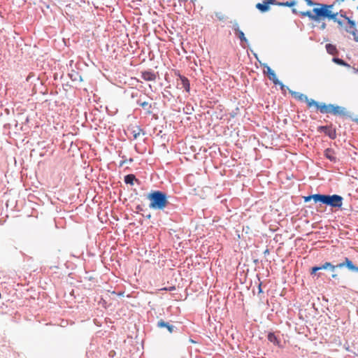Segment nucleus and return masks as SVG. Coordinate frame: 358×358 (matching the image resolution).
Wrapping results in <instances>:
<instances>
[{
  "instance_id": "nucleus-9",
  "label": "nucleus",
  "mask_w": 358,
  "mask_h": 358,
  "mask_svg": "<svg viewBox=\"0 0 358 358\" xmlns=\"http://www.w3.org/2000/svg\"><path fill=\"white\" fill-rule=\"evenodd\" d=\"M289 93L292 96H293L296 99L306 102L308 107L314 106V104H312L311 102H316L315 100L313 99H309L306 94H303L299 92H295L292 90H289Z\"/></svg>"
},
{
  "instance_id": "nucleus-37",
  "label": "nucleus",
  "mask_w": 358,
  "mask_h": 358,
  "mask_svg": "<svg viewBox=\"0 0 358 358\" xmlns=\"http://www.w3.org/2000/svg\"><path fill=\"white\" fill-rule=\"evenodd\" d=\"M133 161H134L133 158H129V159H123V160L120 161L119 166L122 167L124 164H127V162L131 163V162H133Z\"/></svg>"
},
{
  "instance_id": "nucleus-51",
  "label": "nucleus",
  "mask_w": 358,
  "mask_h": 358,
  "mask_svg": "<svg viewBox=\"0 0 358 358\" xmlns=\"http://www.w3.org/2000/svg\"><path fill=\"white\" fill-rule=\"evenodd\" d=\"M253 55H254V56L255 57V58H256L257 59H258V55H257V53H255V52H253Z\"/></svg>"
},
{
  "instance_id": "nucleus-11",
  "label": "nucleus",
  "mask_w": 358,
  "mask_h": 358,
  "mask_svg": "<svg viewBox=\"0 0 358 358\" xmlns=\"http://www.w3.org/2000/svg\"><path fill=\"white\" fill-rule=\"evenodd\" d=\"M178 87L183 88L187 92H189L190 91V83L189 79L178 73Z\"/></svg>"
},
{
  "instance_id": "nucleus-3",
  "label": "nucleus",
  "mask_w": 358,
  "mask_h": 358,
  "mask_svg": "<svg viewBox=\"0 0 358 358\" xmlns=\"http://www.w3.org/2000/svg\"><path fill=\"white\" fill-rule=\"evenodd\" d=\"M312 104H314V107L316 108L317 110H319L321 113H329L334 115H348V110L345 107L340 106L336 104L329 103L326 104L324 102H319L316 101V102H311Z\"/></svg>"
},
{
  "instance_id": "nucleus-27",
  "label": "nucleus",
  "mask_w": 358,
  "mask_h": 358,
  "mask_svg": "<svg viewBox=\"0 0 358 358\" xmlns=\"http://www.w3.org/2000/svg\"><path fill=\"white\" fill-rule=\"evenodd\" d=\"M346 20H347L348 25L345 27H348V29H356V22L354 20H351L348 17Z\"/></svg>"
},
{
  "instance_id": "nucleus-46",
  "label": "nucleus",
  "mask_w": 358,
  "mask_h": 358,
  "mask_svg": "<svg viewBox=\"0 0 358 358\" xmlns=\"http://www.w3.org/2000/svg\"><path fill=\"white\" fill-rule=\"evenodd\" d=\"M143 217H145V218H147V219H150V218H151V217H152V215H151V214H150V213H148V214H147V215H144V214H143Z\"/></svg>"
},
{
  "instance_id": "nucleus-48",
  "label": "nucleus",
  "mask_w": 358,
  "mask_h": 358,
  "mask_svg": "<svg viewBox=\"0 0 358 358\" xmlns=\"http://www.w3.org/2000/svg\"><path fill=\"white\" fill-rule=\"evenodd\" d=\"M165 289H166V290L172 291V290L176 289V287H175L174 286H172V287H170L169 289L165 288Z\"/></svg>"
},
{
  "instance_id": "nucleus-10",
  "label": "nucleus",
  "mask_w": 358,
  "mask_h": 358,
  "mask_svg": "<svg viewBox=\"0 0 358 358\" xmlns=\"http://www.w3.org/2000/svg\"><path fill=\"white\" fill-rule=\"evenodd\" d=\"M261 66H263L265 69L264 73L268 76V79L271 80L273 84L278 83L279 79L277 78L275 71L266 63H261Z\"/></svg>"
},
{
  "instance_id": "nucleus-1",
  "label": "nucleus",
  "mask_w": 358,
  "mask_h": 358,
  "mask_svg": "<svg viewBox=\"0 0 358 358\" xmlns=\"http://www.w3.org/2000/svg\"><path fill=\"white\" fill-rule=\"evenodd\" d=\"M171 196L164 191L158 189H152L146 195V199L149 200V208L155 210H164L166 208L173 207L169 201Z\"/></svg>"
},
{
  "instance_id": "nucleus-7",
  "label": "nucleus",
  "mask_w": 358,
  "mask_h": 358,
  "mask_svg": "<svg viewBox=\"0 0 358 358\" xmlns=\"http://www.w3.org/2000/svg\"><path fill=\"white\" fill-rule=\"evenodd\" d=\"M233 24L232 29L234 31L236 36L240 39L241 45L243 48H245V45H249V41L245 37V34L239 28V24L236 20L231 22Z\"/></svg>"
},
{
  "instance_id": "nucleus-6",
  "label": "nucleus",
  "mask_w": 358,
  "mask_h": 358,
  "mask_svg": "<svg viewBox=\"0 0 358 358\" xmlns=\"http://www.w3.org/2000/svg\"><path fill=\"white\" fill-rule=\"evenodd\" d=\"M334 268H345L349 271L353 272V273H358V266L355 264L348 257H343L341 262L334 265Z\"/></svg>"
},
{
  "instance_id": "nucleus-52",
  "label": "nucleus",
  "mask_w": 358,
  "mask_h": 358,
  "mask_svg": "<svg viewBox=\"0 0 358 358\" xmlns=\"http://www.w3.org/2000/svg\"><path fill=\"white\" fill-rule=\"evenodd\" d=\"M265 255L266 254H268L269 253V250L268 249H266L264 252Z\"/></svg>"
},
{
  "instance_id": "nucleus-8",
  "label": "nucleus",
  "mask_w": 358,
  "mask_h": 358,
  "mask_svg": "<svg viewBox=\"0 0 358 358\" xmlns=\"http://www.w3.org/2000/svg\"><path fill=\"white\" fill-rule=\"evenodd\" d=\"M271 5H280V1L277 0H263L262 3H257L255 8L262 13H265L271 10Z\"/></svg>"
},
{
  "instance_id": "nucleus-32",
  "label": "nucleus",
  "mask_w": 358,
  "mask_h": 358,
  "mask_svg": "<svg viewBox=\"0 0 358 358\" xmlns=\"http://www.w3.org/2000/svg\"><path fill=\"white\" fill-rule=\"evenodd\" d=\"M343 117H349L352 121L358 123V116L352 115L350 111L348 110V115H343Z\"/></svg>"
},
{
  "instance_id": "nucleus-36",
  "label": "nucleus",
  "mask_w": 358,
  "mask_h": 358,
  "mask_svg": "<svg viewBox=\"0 0 358 358\" xmlns=\"http://www.w3.org/2000/svg\"><path fill=\"white\" fill-rule=\"evenodd\" d=\"M316 23L320 24L318 28L320 30H324L327 28V23L325 21H321L320 22H316Z\"/></svg>"
},
{
  "instance_id": "nucleus-38",
  "label": "nucleus",
  "mask_w": 358,
  "mask_h": 358,
  "mask_svg": "<svg viewBox=\"0 0 358 358\" xmlns=\"http://www.w3.org/2000/svg\"><path fill=\"white\" fill-rule=\"evenodd\" d=\"M336 269V268H334V269L329 268V271H331V273H332L331 278H333V279H337L338 278V275L335 273Z\"/></svg>"
},
{
  "instance_id": "nucleus-44",
  "label": "nucleus",
  "mask_w": 358,
  "mask_h": 358,
  "mask_svg": "<svg viewBox=\"0 0 358 358\" xmlns=\"http://www.w3.org/2000/svg\"><path fill=\"white\" fill-rule=\"evenodd\" d=\"M216 17L220 20H224V15L219 13H216Z\"/></svg>"
},
{
  "instance_id": "nucleus-21",
  "label": "nucleus",
  "mask_w": 358,
  "mask_h": 358,
  "mask_svg": "<svg viewBox=\"0 0 358 358\" xmlns=\"http://www.w3.org/2000/svg\"><path fill=\"white\" fill-rule=\"evenodd\" d=\"M325 48H326L327 52L329 55H334V54L338 52L336 46L335 45L331 44V43L326 44Z\"/></svg>"
},
{
  "instance_id": "nucleus-29",
  "label": "nucleus",
  "mask_w": 358,
  "mask_h": 358,
  "mask_svg": "<svg viewBox=\"0 0 358 358\" xmlns=\"http://www.w3.org/2000/svg\"><path fill=\"white\" fill-rule=\"evenodd\" d=\"M345 30L346 32L350 33L353 36V39L355 41L357 39V36L358 34V31L357 29H348V27H345Z\"/></svg>"
},
{
  "instance_id": "nucleus-14",
  "label": "nucleus",
  "mask_w": 358,
  "mask_h": 358,
  "mask_svg": "<svg viewBox=\"0 0 358 358\" xmlns=\"http://www.w3.org/2000/svg\"><path fill=\"white\" fill-rule=\"evenodd\" d=\"M335 154V151L334 149L329 148L324 150V157L328 159L330 162L336 163L337 162V158L334 156Z\"/></svg>"
},
{
  "instance_id": "nucleus-22",
  "label": "nucleus",
  "mask_w": 358,
  "mask_h": 358,
  "mask_svg": "<svg viewBox=\"0 0 358 358\" xmlns=\"http://www.w3.org/2000/svg\"><path fill=\"white\" fill-rule=\"evenodd\" d=\"M170 87V86L166 87L164 92H162V96L163 98L167 99V101H170L171 98L173 97L171 92L168 90Z\"/></svg>"
},
{
  "instance_id": "nucleus-34",
  "label": "nucleus",
  "mask_w": 358,
  "mask_h": 358,
  "mask_svg": "<svg viewBox=\"0 0 358 358\" xmlns=\"http://www.w3.org/2000/svg\"><path fill=\"white\" fill-rule=\"evenodd\" d=\"M336 4V3H334V2L333 3H331V4L324 3V6L326 7V8H327L328 14L333 13L334 6Z\"/></svg>"
},
{
  "instance_id": "nucleus-25",
  "label": "nucleus",
  "mask_w": 358,
  "mask_h": 358,
  "mask_svg": "<svg viewBox=\"0 0 358 358\" xmlns=\"http://www.w3.org/2000/svg\"><path fill=\"white\" fill-rule=\"evenodd\" d=\"M141 132L144 134L143 130L140 127L136 126V128L131 131L134 138L136 139Z\"/></svg>"
},
{
  "instance_id": "nucleus-41",
  "label": "nucleus",
  "mask_w": 358,
  "mask_h": 358,
  "mask_svg": "<svg viewBox=\"0 0 358 358\" xmlns=\"http://www.w3.org/2000/svg\"><path fill=\"white\" fill-rule=\"evenodd\" d=\"M279 6H282V7H289V1H280V5Z\"/></svg>"
},
{
  "instance_id": "nucleus-23",
  "label": "nucleus",
  "mask_w": 358,
  "mask_h": 358,
  "mask_svg": "<svg viewBox=\"0 0 358 358\" xmlns=\"http://www.w3.org/2000/svg\"><path fill=\"white\" fill-rule=\"evenodd\" d=\"M325 134L329 136V138L334 140L336 138V129L329 128Z\"/></svg>"
},
{
  "instance_id": "nucleus-4",
  "label": "nucleus",
  "mask_w": 358,
  "mask_h": 358,
  "mask_svg": "<svg viewBox=\"0 0 358 358\" xmlns=\"http://www.w3.org/2000/svg\"><path fill=\"white\" fill-rule=\"evenodd\" d=\"M343 198L338 194H320V206L325 205L332 208L341 209Z\"/></svg>"
},
{
  "instance_id": "nucleus-17",
  "label": "nucleus",
  "mask_w": 358,
  "mask_h": 358,
  "mask_svg": "<svg viewBox=\"0 0 358 358\" xmlns=\"http://www.w3.org/2000/svg\"><path fill=\"white\" fill-rule=\"evenodd\" d=\"M69 76L70 79L73 82H75V81L82 82L83 80L81 75L78 72L76 71L73 69H72L69 73Z\"/></svg>"
},
{
  "instance_id": "nucleus-55",
  "label": "nucleus",
  "mask_w": 358,
  "mask_h": 358,
  "mask_svg": "<svg viewBox=\"0 0 358 358\" xmlns=\"http://www.w3.org/2000/svg\"><path fill=\"white\" fill-rule=\"evenodd\" d=\"M357 39L355 41L358 43V34H357Z\"/></svg>"
},
{
  "instance_id": "nucleus-31",
  "label": "nucleus",
  "mask_w": 358,
  "mask_h": 358,
  "mask_svg": "<svg viewBox=\"0 0 358 358\" xmlns=\"http://www.w3.org/2000/svg\"><path fill=\"white\" fill-rule=\"evenodd\" d=\"M275 85H279L280 88L283 94L286 93V90H287L289 91V87L284 85L282 82H281L280 80H278V83H274Z\"/></svg>"
},
{
  "instance_id": "nucleus-12",
  "label": "nucleus",
  "mask_w": 358,
  "mask_h": 358,
  "mask_svg": "<svg viewBox=\"0 0 358 358\" xmlns=\"http://www.w3.org/2000/svg\"><path fill=\"white\" fill-rule=\"evenodd\" d=\"M267 339L269 342L272 343L274 345H276L280 348H283V345H282L280 340L275 335V332L269 331L267 334Z\"/></svg>"
},
{
  "instance_id": "nucleus-26",
  "label": "nucleus",
  "mask_w": 358,
  "mask_h": 358,
  "mask_svg": "<svg viewBox=\"0 0 358 358\" xmlns=\"http://www.w3.org/2000/svg\"><path fill=\"white\" fill-rule=\"evenodd\" d=\"M194 111V108L190 103H187L183 108V112L187 115H191Z\"/></svg>"
},
{
  "instance_id": "nucleus-33",
  "label": "nucleus",
  "mask_w": 358,
  "mask_h": 358,
  "mask_svg": "<svg viewBox=\"0 0 358 358\" xmlns=\"http://www.w3.org/2000/svg\"><path fill=\"white\" fill-rule=\"evenodd\" d=\"M303 1L306 3L307 6H312L313 8L316 7L320 3V2H316L313 0H303Z\"/></svg>"
},
{
  "instance_id": "nucleus-15",
  "label": "nucleus",
  "mask_w": 358,
  "mask_h": 358,
  "mask_svg": "<svg viewBox=\"0 0 358 358\" xmlns=\"http://www.w3.org/2000/svg\"><path fill=\"white\" fill-rule=\"evenodd\" d=\"M303 199L305 203H308V202L310 201L311 200H313L315 203L320 204V193L304 196H303Z\"/></svg>"
},
{
  "instance_id": "nucleus-42",
  "label": "nucleus",
  "mask_w": 358,
  "mask_h": 358,
  "mask_svg": "<svg viewBox=\"0 0 358 358\" xmlns=\"http://www.w3.org/2000/svg\"><path fill=\"white\" fill-rule=\"evenodd\" d=\"M296 4V0H292L289 1V7L293 8Z\"/></svg>"
},
{
  "instance_id": "nucleus-24",
  "label": "nucleus",
  "mask_w": 358,
  "mask_h": 358,
  "mask_svg": "<svg viewBox=\"0 0 358 358\" xmlns=\"http://www.w3.org/2000/svg\"><path fill=\"white\" fill-rule=\"evenodd\" d=\"M318 266H319L320 271L329 270V268L334 269V264L329 262H326L323 264L319 265Z\"/></svg>"
},
{
  "instance_id": "nucleus-45",
  "label": "nucleus",
  "mask_w": 358,
  "mask_h": 358,
  "mask_svg": "<svg viewBox=\"0 0 358 358\" xmlns=\"http://www.w3.org/2000/svg\"><path fill=\"white\" fill-rule=\"evenodd\" d=\"M136 211H137L138 213V212H141V211H143V207H142L141 206H140V205H138V206H136Z\"/></svg>"
},
{
  "instance_id": "nucleus-39",
  "label": "nucleus",
  "mask_w": 358,
  "mask_h": 358,
  "mask_svg": "<svg viewBox=\"0 0 358 358\" xmlns=\"http://www.w3.org/2000/svg\"><path fill=\"white\" fill-rule=\"evenodd\" d=\"M338 15H339L341 17L344 18L345 20H347V19H348V17L347 16L346 13H345L343 10H340V11L338 12Z\"/></svg>"
},
{
  "instance_id": "nucleus-40",
  "label": "nucleus",
  "mask_w": 358,
  "mask_h": 358,
  "mask_svg": "<svg viewBox=\"0 0 358 358\" xmlns=\"http://www.w3.org/2000/svg\"><path fill=\"white\" fill-rule=\"evenodd\" d=\"M292 13L295 15H299L301 16V13H305V11H299L294 8H292Z\"/></svg>"
},
{
  "instance_id": "nucleus-18",
  "label": "nucleus",
  "mask_w": 358,
  "mask_h": 358,
  "mask_svg": "<svg viewBox=\"0 0 358 358\" xmlns=\"http://www.w3.org/2000/svg\"><path fill=\"white\" fill-rule=\"evenodd\" d=\"M136 103L137 105L141 106L144 110H146L148 114H150L152 113L150 110L152 105L148 101H142L141 99H138L137 100Z\"/></svg>"
},
{
  "instance_id": "nucleus-56",
  "label": "nucleus",
  "mask_w": 358,
  "mask_h": 358,
  "mask_svg": "<svg viewBox=\"0 0 358 358\" xmlns=\"http://www.w3.org/2000/svg\"><path fill=\"white\" fill-rule=\"evenodd\" d=\"M357 9H358V6H357Z\"/></svg>"
},
{
  "instance_id": "nucleus-28",
  "label": "nucleus",
  "mask_w": 358,
  "mask_h": 358,
  "mask_svg": "<svg viewBox=\"0 0 358 358\" xmlns=\"http://www.w3.org/2000/svg\"><path fill=\"white\" fill-rule=\"evenodd\" d=\"M332 127V124H331L330 125H322V126H319L317 127V131L319 132V133H326L327 130L329 129V128H331Z\"/></svg>"
},
{
  "instance_id": "nucleus-19",
  "label": "nucleus",
  "mask_w": 358,
  "mask_h": 358,
  "mask_svg": "<svg viewBox=\"0 0 358 358\" xmlns=\"http://www.w3.org/2000/svg\"><path fill=\"white\" fill-rule=\"evenodd\" d=\"M332 62L338 65H340V66H345V67H347V68H350V65L346 62L345 61H344L343 59H341L338 57H334L332 58Z\"/></svg>"
},
{
  "instance_id": "nucleus-43",
  "label": "nucleus",
  "mask_w": 358,
  "mask_h": 358,
  "mask_svg": "<svg viewBox=\"0 0 358 358\" xmlns=\"http://www.w3.org/2000/svg\"><path fill=\"white\" fill-rule=\"evenodd\" d=\"M334 22H336L340 27H343L344 24L343 21L339 18H338Z\"/></svg>"
},
{
  "instance_id": "nucleus-50",
  "label": "nucleus",
  "mask_w": 358,
  "mask_h": 358,
  "mask_svg": "<svg viewBox=\"0 0 358 358\" xmlns=\"http://www.w3.org/2000/svg\"><path fill=\"white\" fill-rule=\"evenodd\" d=\"M352 70H353V72H354L355 73H358V69H356L355 67H352Z\"/></svg>"
},
{
  "instance_id": "nucleus-2",
  "label": "nucleus",
  "mask_w": 358,
  "mask_h": 358,
  "mask_svg": "<svg viewBox=\"0 0 358 358\" xmlns=\"http://www.w3.org/2000/svg\"><path fill=\"white\" fill-rule=\"evenodd\" d=\"M301 17H307L313 22L326 21L328 17L327 8L324 6V3H320L316 7L313 8L312 10L301 13Z\"/></svg>"
},
{
  "instance_id": "nucleus-30",
  "label": "nucleus",
  "mask_w": 358,
  "mask_h": 358,
  "mask_svg": "<svg viewBox=\"0 0 358 358\" xmlns=\"http://www.w3.org/2000/svg\"><path fill=\"white\" fill-rule=\"evenodd\" d=\"M338 12H334L328 14L327 20H332L335 22L338 19Z\"/></svg>"
},
{
  "instance_id": "nucleus-5",
  "label": "nucleus",
  "mask_w": 358,
  "mask_h": 358,
  "mask_svg": "<svg viewBox=\"0 0 358 358\" xmlns=\"http://www.w3.org/2000/svg\"><path fill=\"white\" fill-rule=\"evenodd\" d=\"M156 327L158 329H166L167 331L170 334H180L181 333V327H178L170 321L167 322L164 320L163 319H160L157 322Z\"/></svg>"
},
{
  "instance_id": "nucleus-54",
  "label": "nucleus",
  "mask_w": 358,
  "mask_h": 358,
  "mask_svg": "<svg viewBox=\"0 0 358 358\" xmlns=\"http://www.w3.org/2000/svg\"><path fill=\"white\" fill-rule=\"evenodd\" d=\"M119 296H124V292H120L118 294Z\"/></svg>"
},
{
  "instance_id": "nucleus-49",
  "label": "nucleus",
  "mask_w": 358,
  "mask_h": 358,
  "mask_svg": "<svg viewBox=\"0 0 358 358\" xmlns=\"http://www.w3.org/2000/svg\"><path fill=\"white\" fill-rule=\"evenodd\" d=\"M188 341H189V343H196L194 340H193V339H192V338H191L188 339Z\"/></svg>"
},
{
  "instance_id": "nucleus-53",
  "label": "nucleus",
  "mask_w": 358,
  "mask_h": 358,
  "mask_svg": "<svg viewBox=\"0 0 358 358\" xmlns=\"http://www.w3.org/2000/svg\"><path fill=\"white\" fill-rule=\"evenodd\" d=\"M317 25L314 23L312 24L311 28H315Z\"/></svg>"
},
{
  "instance_id": "nucleus-35",
  "label": "nucleus",
  "mask_w": 358,
  "mask_h": 358,
  "mask_svg": "<svg viewBox=\"0 0 358 358\" xmlns=\"http://www.w3.org/2000/svg\"><path fill=\"white\" fill-rule=\"evenodd\" d=\"M257 278L259 280V284H258V294H263L264 292H263V289H262V282H261L260 280V278L259 276V275L257 274Z\"/></svg>"
},
{
  "instance_id": "nucleus-16",
  "label": "nucleus",
  "mask_w": 358,
  "mask_h": 358,
  "mask_svg": "<svg viewBox=\"0 0 358 358\" xmlns=\"http://www.w3.org/2000/svg\"><path fill=\"white\" fill-rule=\"evenodd\" d=\"M124 182L127 185H134V182H139V180L136 178L134 174L129 173L124 177Z\"/></svg>"
},
{
  "instance_id": "nucleus-47",
  "label": "nucleus",
  "mask_w": 358,
  "mask_h": 358,
  "mask_svg": "<svg viewBox=\"0 0 358 358\" xmlns=\"http://www.w3.org/2000/svg\"><path fill=\"white\" fill-rule=\"evenodd\" d=\"M345 0H336L334 1V3L340 4L341 3L343 2Z\"/></svg>"
},
{
  "instance_id": "nucleus-20",
  "label": "nucleus",
  "mask_w": 358,
  "mask_h": 358,
  "mask_svg": "<svg viewBox=\"0 0 358 358\" xmlns=\"http://www.w3.org/2000/svg\"><path fill=\"white\" fill-rule=\"evenodd\" d=\"M320 270V268L318 266H314L311 267L310 273L313 277H317V278H319L322 277L324 274L321 272H318Z\"/></svg>"
},
{
  "instance_id": "nucleus-13",
  "label": "nucleus",
  "mask_w": 358,
  "mask_h": 358,
  "mask_svg": "<svg viewBox=\"0 0 358 358\" xmlns=\"http://www.w3.org/2000/svg\"><path fill=\"white\" fill-rule=\"evenodd\" d=\"M141 78L145 81H155L156 75L152 70H147L141 72Z\"/></svg>"
}]
</instances>
